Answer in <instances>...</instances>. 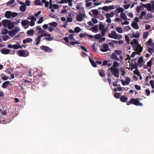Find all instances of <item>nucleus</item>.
<instances>
[{"mask_svg":"<svg viewBox=\"0 0 154 154\" xmlns=\"http://www.w3.org/2000/svg\"><path fill=\"white\" fill-rule=\"evenodd\" d=\"M138 98H132L129 101H127L126 103V104L127 105H129L130 104H134L136 106H142L143 104L141 103L140 102L138 101Z\"/></svg>","mask_w":154,"mask_h":154,"instance_id":"nucleus-1","label":"nucleus"},{"mask_svg":"<svg viewBox=\"0 0 154 154\" xmlns=\"http://www.w3.org/2000/svg\"><path fill=\"white\" fill-rule=\"evenodd\" d=\"M133 43L136 45L137 47L136 49L135 50L137 52V54L140 55V53L142 52V48L141 47V45H139V43L137 40L135 39H134L133 40V42H131V45H132Z\"/></svg>","mask_w":154,"mask_h":154,"instance_id":"nucleus-2","label":"nucleus"},{"mask_svg":"<svg viewBox=\"0 0 154 154\" xmlns=\"http://www.w3.org/2000/svg\"><path fill=\"white\" fill-rule=\"evenodd\" d=\"M108 37L110 38L115 39H119L122 38V36L119 34H117L116 31H112L110 33H108Z\"/></svg>","mask_w":154,"mask_h":154,"instance_id":"nucleus-3","label":"nucleus"},{"mask_svg":"<svg viewBox=\"0 0 154 154\" xmlns=\"http://www.w3.org/2000/svg\"><path fill=\"white\" fill-rule=\"evenodd\" d=\"M110 69L111 72L115 77L117 78L119 77V69L116 68H113V67H111Z\"/></svg>","mask_w":154,"mask_h":154,"instance_id":"nucleus-4","label":"nucleus"},{"mask_svg":"<svg viewBox=\"0 0 154 154\" xmlns=\"http://www.w3.org/2000/svg\"><path fill=\"white\" fill-rule=\"evenodd\" d=\"M50 36V34L48 33H44L38 36L37 38L36 39L35 41L36 42L35 43L36 45H38L41 41V38L43 37H46V36Z\"/></svg>","mask_w":154,"mask_h":154,"instance_id":"nucleus-5","label":"nucleus"},{"mask_svg":"<svg viewBox=\"0 0 154 154\" xmlns=\"http://www.w3.org/2000/svg\"><path fill=\"white\" fill-rule=\"evenodd\" d=\"M29 54L28 51L26 50H20L19 51L18 55L23 57H26Z\"/></svg>","mask_w":154,"mask_h":154,"instance_id":"nucleus-6","label":"nucleus"},{"mask_svg":"<svg viewBox=\"0 0 154 154\" xmlns=\"http://www.w3.org/2000/svg\"><path fill=\"white\" fill-rule=\"evenodd\" d=\"M48 25L50 26L48 30L50 32H52L54 30L53 27L54 28L57 27L58 25V23L55 22H53L49 23Z\"/></svg>","mask_w":154,"mask_h":154,"instance_id":"nucleus-7","label":"nucleus"},{"mask_svg":"<svg viewBox=\"0 0 154 154\" xmlns=\"http://www.w3.org/2000/svg\"><path fill=\"white\" fill-rule=\"evenodd\" d=\"M110 49L109 48V45L106 44H103L101 46L100 50L103 52H106L109 50Z\"/></svg>","mask_w":154,"mask_h":154,"instance_id":"nucleus-8","label":"nucleus"},{"mask_svg":"<svg viewBox=\"0 0 154 154\" xmlns=\"http://www.w3.org/2000/svg\"><path fill=\"white\" fill-rule=\"evenodd\" d=\"M99 28V29L101 31V33L102 36H104L105 35V33L106 32V30L104 29V26L100 23Z\"/></svg>","mask_w":154,"mask_h":154,"instance_id":"nucleus-9","label":"nucleus"},{"mask_svg":"<svg viewBox=\"0 0 154 154\" xmlns=\"http://www.w3.org/2000/svg\"><path fill=\"white\" fill-rule=\"evenodd\" d=\"M18 2L20 4L22 5L20 7V11L22 12L25 11L26 9L25 4L24 2L20 1H18Z\"/></svg>","mask_w":154,"mask_h":154,"instance_id":"nucleus-10","label":"nucleus"},{"mask_svg":"<svg viewBox=\"0 0 154 154\" xmlns=\"http://www.w3.org/2000/svg\"><path fill=\"white\" fill-rule=\"evenodd\" d=\"M40 48L41 50H44L45 52H51L52 51L51 49L47 46L42 45L41 46Z\"/></svg>","mask_w":154,"mask_h":154,"instance_id":"nucleus-11","label":"nucleus"},{"mask_svg":"<svg viewBox=\"0 0 154 154\" xmlns=\"http://www.w3.org/2000/svg\"><path fill=\"white\" fill-rule=\"evenodd\" d=\"M85 14H84L79 13L76 16V19L77 21L81 22L83 20V18L85 17Z\"/></svg>","mask_w":154,"mask_h":154,"instance_id":"nucleus-12","label":"nucleus"},{"mask_svg":"<svg viewBox=\"0 0 154 154\" xmlns=\"http://www.w3.org/2000/svg\"><path fill=\"white\" fill-rule=\"evenodd\" d=\"M131 79L129 77H127L125 80V82L123 79L121 80V81L122 85L125 86L126 85H128L130 82Z\"/></svg>","mask_w":154,"mask_h":154,"instance_id":"nucleus-13","label":"nucleus"},{"mask_svg":"<svg viewBox=\"0 0 154 154\" xmlns=\"http://www.w3.org/2000/svg\"><path fill=\"white\" fill-rule=\"evenodd\" d=\"M115 8V6L114 5H111L108 7L105 6L103 7L102 9L106 11H108L109 10L114 9Z\"/></svg>","mask_w":154,"mask_h":154,"instance_id":"nucleus-14","label":"nucleus"},{"mask_svg":"<svg viewBox=\"0 0 154 154\" xmlns=\"http://www.w3.org/2000/svg\"><path fill=\"white\" fill-rule=\"evenodd\" d=\"M91 20L92 22L91 21H90L87 23L89 25L91 26H93L94 24L96 23V17H95L94 18H92Z\"/></svg>","mask_w":154,"mask_h":154,"instance_id":"nucleus-15","label":"nucleus"},{"mask_svg":"<svg viewBox=\"0 0 154 154\" xmlns=\"http://www.w3.org/2000/svg\"><path fill=\"white\" fill-rule=\"evenodd\" d=\"M114 53L117 55H120V58L121 60L123 59V57L122 56V51L120 50H115L114 51Z\"/></svg>","mask_w":154,"mask_h":154,"instance_id":"nucleus-16","label":"nucleus"},{"mask_svg":"<svg viewBox=\"0 0 154 154\" xmlns=\"http://www.w3.org/2000/svg\"><path fill=\"white\" fill-rule=\"evenodd\" d=\"M89 59L92 66L94 67H96V64L93 59V57L92 55L89 57Z\"/></svg>","mask_w":154,"mask_h":154,"instance_id":"nucleus-17","label":"nucleus"},{"mask_svg":"<svg viewBox=\"0 0 154 154\" xmlns=\"http://www.w3.org/2000/svg\"><path fill=\"white\" fill-rule=\"evenodd\" d=\"M111 58L115 60L118 61L120 60L119 58L117 57V55L115 53H112L111 56Z\"/></svg>","mask_w":154,"mask_h":154,"instance_id":"nucleus-18","label":"nucleus"},{"mask_svg":"<svg viewBox=\"0 0 154 154\" xmlns=\"http://www.w3.org/2000/svg\"><path fill=\"white\" fill-rule=\"evenodd\" d=\"M10 50L7 49V48H4L3 49L1 50L0 51V52L1 53L4 54H9L10 53Z\"/></svg>","mask_w":154,"mask_h":154,"instance_id":"nucleus-19","label":"nucleus"},{"mask_svg":"<svg viewBox=\"0 0 154 154\" xmlns=\"http://www.w3.org/2000/svg\"><path fill=\"white\" fill-rule=\"evenodd\" d=\"M10 22V21L8 20H3L2 21V23L3 26L6 28L7 26L8 23Z\"/></svg>","mask_w":154,"mask_h":154,"instance_id":"nucleus-20","label":"nucleus"},{"mask_svg":"<svg viewBox=\"0 0 154 154\" xmlns=\"http://www.w3.org/2000/svg\"><path fill=\"white\" fill-rule=\"evenodd\" d=\"M103 36L102 35L101 36L99 34H97V40H99L98 42H104L105 40V38L104 37L101 38H100V37Z\"/></svg>","mask_w":154,"mask_h":154,"instance_id":"nucleus-21","label":"nucleus"},{"mask_svg":"<svg viewBox=\"0 0 154 154\" xmlns=\"http://www.w3.org/2000/svg\"><path fill=\"white\" fill-rule=\"evenodd\" d=\"M72 1H61L59 2H57V3H62L63 4L64 3H68V5L70 6H72Z\"/></svg>","mask_w":154,"mask_h":154,"instance_id":"nucleus-22","label":"nucleus"},{"mask_svg":"<svg viewBox=\"0 0 154 154\" xmlns=\"http://www.w3.org/2000/svg\"><path fill=\"white\" fill-rule=\"evenodd\" d=\"M10 84V83L9 81H6L3 83L2 86L3 88H6L8 87V85Z\"/></svg>","mask_w":154,"mask_h":154,"instance_id":"nucleus-23","label":"nucleus"},{"mask_svg":"<svg viewBox=\"0 0 154 154\" xmlns=\"http://www.w3.org/2000/svg\"><path fill=\"white\" fill-rule=\"evenodd\" d=\"M11 11H7L5 12V17L8 19H9L11 17Z\"/></svg>","mask_w":154,"mask_h":154,"instance_id":"nucleus-24","label":"nucleus"},{"mask_svg":"<svg viewBox=\"0 0 154 154\" xmlns=\"http://www.w3.org/2000/svg\"><path fill=\"white\" fill-rule=\"evenodd\" d=\"M120 101L123 102H127V101L128 100V98L123 95H122L121 96L120 98Z\"/></svg>","mask_w":154,"mask_h":154,"instance_id":"nucleus-25","label":"nucleus"},{"mask_svg":"<svg viewBox=\"0 0 154 154\" xmlns=\"http://www.w3.org/2000/svg\"><path fill=\"white\" fill-rule=\"evenodd\" d=\"M0 76L1 79L4 81L8 79V76L4 73H2Z\"/></svg>","mask_w":154,"mask_h":154,"instance_id":"nucleus-26","label":"nucleus"},{"mask_svg":"<svg viewBox=\"0 0 154 154\" xmlns=\"http://www.w3.org/2000/svg\"><path fill=\"white\" fill-rule=\"evenodd\" d=\"M120 17L121 19L124 20H127V17L124 13H121L120 14Z\"/></svg>","mask_w":154,"mask_h":154,"instance_id":"nucleus-27","label":"nucleus"},{"mask_svg":"<svg viewBox=\"0 0 154 154\" xmlns=\"http://www.w3.org/2000/svg\"><path fill=\"white\" fill-rule=\"evenodd\" d=\"M33 40L30 38H27L26 39H24L23 41V43L25 44L27 43H30L32 42Z\"/></svg>","mask_w":154,"mask_h":154,"instance_id":"nucleus-28","label":"nucleus"},{"mask_svg":"<svg viewBox=\"0 0 154 154\" xmlns=\"http://www.w3.org/2000/svg\"><path fill=\"white\" fill-rule=\"evenodd\" d=\"M131 25V26L135 29H138L139 28V27L137 23L133 22Z\"/></svg>","mask_w":154,"mask_h":154,"instance_id":"nucleus-29","label":"nucleus"},{"mask_svg":"<svg viewBox=\"0 0 154 154\" xmlns=\"http://www.w3.org/2000/svg\"><path fill=\"white\" fill-rule=\"evenodd\" d=\"M34 32V30L33 29H31L28 31L27 33L29 36H30L33 35Z\"/></svg>","mask_w":154,"mask_h":154,"instance_id":"nucleus-30","label":"nucleus"},{"mask_svg":"<svg viewBox=\"0 0 154 154\" xmlns=\"http://www.w3.org/2000/svg\"><path fill=\"white\" fill-rule=\"evenodd\" d=\"M14 26V23L12 22H11L10 21L8 23L7 27L8 29H12Z\"/></svg>","mask_w":154,"mask_h":154,"instance_id":"nucleus-31","label":"nucleus"},{"mask_svg":"<svg viewBox=\"0 0 154 154\" xmlns=\"http://www.w3.org/2000/svg\"><path fill=\"white\" fill-rule=\"evenodd\" d=\"M29 23V21L27 20H24L21 22V24L23 26H26Z\"/></svg>","mask_w":154,"mask_h":154,"instance_id":"nucleus-32","label":"nucleus"},{"mask_svg":"<svg viewBox=\"0 0 154 154\" xmlns=\"http://www.w3.org/2000/svg\"><path fill=\"white\" fill-rule=\"evenodd\" d=\"M140 34L137 32L136 33L133 32L132 33V36L134 37L138 38L140 37Z\"/></svg>","mask_w":154,"mask_h":154,"instance_id":"nucleus-33","label":"nucleus"},{"mask_svg":"<svg viewBox=\"0 0 154 154\" xmlns=\"http://www.w3.org/2000/svg\"><path fill=\"white\" fill-rule=\"evenodd\" d=\"M35 5L42 6L43 5V3L41 1H35Z\"/></svg>","mask_w":154,"mask_h":154,"instance_id":"nucleus-34","label":"nucleus"},{"mask_svg":"<svg viewBox=\"0 0 154 154\" xmlns=\"http://www.w3.org/2000/svg\"><path fill=\"white\" fill-rule=\"evenodd\" d=\"M22 46L20 45L16 44L14 45L13 48L14 49H17L18 48H22Z\"/></svg>","mask_w":154,"mask_h":154,"instance_id":"nucleus-35","label":"nucleus"},{"mask_svg":"<svg viewBox=\"0 0 154 154\" xmlns=\"http://www.w3.org/2000/svg\"><path fill=\"white\" fill-rule=\"evenodd\" d=\"M114 15L113 12H111L110 14L107 13L105 14L106 17H113Z\"/></svg>","mask_w":154,"mask_h":154,"instance_id":"nucleus-36","label":"nucleus"},{"mask_svg":"<svg viewBox=\"0 0 154 154\" xmlns=\"http://www.w3.org/2000/svg\"><path fill=\"white\" fill-rule=\"evenodd\" d=\"M99 74L102 77H104L105 76V74L104 71L103 70H98Z\"/></svg>","mask_w":154,"mask_h":154,"instance_id":"nucleus-37","label":"nucleus"},{"mask_svg":"<svg viewBox=\"0 0 154 154\" xmlns=\"http://www.w3.org/2000/svg\"><path fill=\"white\" fill-rule=\"evenodd\" d=\"M119 66V63H118L117 61H114L113 63V65L111 67H113V68H116Z\"/></svg>","mask_w":154,"mask_h":154,"instance_id":"nucleus-38","label":"nucleus"},{"mask_svg":"<svg viewBox=\"0 0 154 154\" xmlns=\"http://www.w3.org/2000/svg\"><path fill=\"white\" fill-rule=\"evenodd\" d=\"M116 30L118 33H121L122 32V29L120 27H118L116 28Z\"/></svg>","mask_w":154,"mask_h":154,"instance_id":"nucleus-39","label":"nucleus"},{"mask_svg":"<svg viewBox=\"0 0 154 154\" xmlns=\"http://www.w3.org/2000/svg\"><path fill=\"white\" fill-rule=\"evenodd\" d=\"M89 30H91L92 31L94 32H96V25H95L92 27Z\"/></svg>","mask_w":154,"mask_h":154,"instance_id":"nucleus-40","label":"nucleus"},{"mask_svg":"<svg viewBox=\"0 0 154 154\" xmlns=\"http://www.w3.org/2000/svg\"><path fill=\"white\" fill-rule=\"evenodd\" d=\"M133 72L134 74L137 75V76H140V72H139L137 69H136Z\"/></svg>","mask_w":154,"mask_h":154,"instance_id":"nucleus-41","label":"nucleus"},{"mask_svg":"<svg viewBox=\"0 0 154 154\" xmlns=\"http://www.w3.org/2000/svg\"><path fill=\"white\" fill-rule=\"evenodd\" d=\"M153 40L152 38H149L148 41L146 42V44L147 45L149 46L152 44Z\"/></svg>","mask_w":154,"mask_h":154,"instance_id":"nucleus-42","label":"nucleus"},{"mask_svg":"<svg viewBox=\"0 0 154 154\" xmlns=\"http://www.w3.org/2000/svg\"><path fill=\"white\" fill-rule=\"evenodd\" d=\"M81 30V29L79 27H77L75 28L74 29V31L75 32L78 33L80 32Z\"/></svg>","mask_w":154,"mask_h":154,"instance_id":"nucleus-43","label":"nucleus"},{"mask_svg":"<svg viewBox=\"0 0 154 154\" xmlns=\"http://www.w3.org/2000/svg\"><path fill=\"white\" fill-rule=\"evenodd\" d=\"M149 34V32L146 31L145 32L143 33V38L144 39L146 38L148 35Z\"/></svg>","mask_w":154,"mask_h":154,"instance_id":"nucleus-44","label":"nucleus"},{"mask_svg":"<svg viewBox=\"0 0 154 154\" xmlns=\"http://www.w3.org/2000/svg\"><path fill=\"white\" fill-rule=\"evenodd\" d=\"M0 112L3 115H5L7 114L6 110H2L0 109Z\"/></svg>","mask_w":154,"mask_h":154,"instance_id":"nucleus-45","label":"nucleus"},{"mask_svg":"<svg viewBox=\"0 0 154 154\" xmlns=\"http://www.w3.org/2000/svg\"><path fill=\"white\" fill-rule=\"evenodd\" d=\"M48 37H46L43 39H45L46 41H50L54 39V38H52V37L51 36V35H50V36H48Z\"/></svg>","mask_w":154,"mask_h":154,"instance_id":"nucleus-46","label":"nucleus"},{"mask_svg":"<svg viewBox=\"0 0 154 154\" xmlns=\"http://www.w3.org/2000/svg\"><path fill=\"white\" fill-rule=\"evenodd\" d=\"M146 14V12L144 11H142L140 14V19H142L143 16Z\"/></svg>","mask_w":154,"mask_h":154,"instance_id":"nucleus-47","label":"nucleus"},{"mask_svg":"<svg viewBox=\"0 0 154 154\" xmlns=\"http://www.w3.org/2000/svg\"><path fill=\"white\" fill-rule=\"evenodd\" d=\"M43 3L45 4V6L47 8L49 5V2H46L47 1H42Z\"/></svg>","mask_w":154,"mask_h":154,"instance_id":"nucleus-48","label":"nucleus"},{"mask_svg":"<svg viewBox=\"0 0 154 154\" xmlns=\"http://www.w3.org/2000/svg\"><path fill=\"white\" fill-rule=\"evenodd\" d=\"M146 8L149 11H151V5L150 3L146 4Z\"/></svg>","mask_w":154,"mask_h":154,"instance_id":"nucleus-49","label":"nucleus"},{"mask_svg":"<svg viewBox=\"0 0 154 154\" xmlns=\"http://www.w3.org/2000/svg\"><path fill=\"white\" fill-rule=\"evenodd\" d=\"M117 41L114 40L112 42H110L109 43V45L110 47H114V42L116 43Z\"/></svg>","mask_w":154,"mask_h":154,"instance_id":"nucleus-50","label":"nucleus"},{"mask_svg":"<svg viewBox=\"0 0 154 154\" xmlns=\"http://www.w3.org/2000/svg\"><path fill=\"white\" fill-rule=\"evenodd\" d=\"M118 12L119 13H122L124 11V9L122 8L119 7L117 9Z\"/></svg>","mask_w":154,"mask_h":154,"instance_id":"nucleus-51","label":"nucleus"},{"mask_svg":"<svg viewBox=\"0 0 154 154\" xmlns=\"http://www.w3.org/2000/svg\"><path fill=\"white\" fill-rule=\"evenodd\" d=\"M8 30L7 29H4L1 31V33L3 35H5L8 33Z\"/></svg>","mask_w":154,"mask_h":154,"instance_id":"nucleus-52","label":"nucleus"},{"mask_svg":"<svg viewBox=\"0 0 154 154\" xmlns=\"http://www.w3.org/2000/svg\"><path fill=\"white\" fill-rule=\"evenodd\" d=\"M147 50L148 52L151 54H152L154 52V49L152 48H149Z\"/></svg>","mask_w":154,"mask_h":154,"instance_id":"nucleus-53","label":"nucleus"},{"mask_svg":"<svg viewBox=\"0 0 154 154\" xmlns=\"http://www.w3.org/2000/svg\"><path fill=\"white\" fill-rule=\"evenodd\" d=\"M43 17H41L39 19V20L37 21V23L38 24H40L42 23L43 21Z\"/></svg>","mask_w":154,"mask_h":154,"instance_id":"nucleus-54","label":"nucleus"},{"mask_svg":"<svg viewBox=\"0 0 154 154\" xmlns=\"http://www.w3.org/2000/svg\"><path fill=\"white\" fill-rule=\"evenodd\" d=\"M150 85L151 86L152 88V89L154 88V81L153 80H151L150 82Z\"/></svg>","mask_w":154,"mask_h":154,"instance_id":"nucleus-55","label":"nucleus"},{"mask_svg":"<svg viewBox=\"0 0 154 154\" xmlns=\"http://www.w3.org/2000/svg\"><path fill=\"white\" fill-rule=\"evenodd\" d=\"M70 44H71L72 45H74L76 44H80V43L79 42V41H76V42H70Z\"/></svg>","mask_w":154,"mask_h":154,"instance_id":"nucleus-56","label":"nucleus"},{"mask_svg":"<svg viewBox=\"0 0 154 154\" xmlns=\"http://www.w3.org/2000/svg\"><path fill=\"white\" fill-rule=\"evenodd\" d=\"M17 13L16 12H12L11 14V17H14L17 15Z\"/></svg>","mask_w":154,"mask_h":154,"instance_id":"nucleus-57","label":"nucleus"},{"mask_svg":"<svg viewBox=\"0 0 154 154\" xmlns=\"http://www.w3.org/2000/svg\"><path fill=\"white\" fill-rule=\"evenodd\" d=\"M137 63H136L135 64H132L131 65V70L133 69H137Z\"/></svg>","mask_w":154,"mask_h":154,"instance_id":"nucleus-58","label":"nucleus"},{"mask_svg":"<svg viewBox=\"0 0 154 154\" xmlns=\"http://www.w3.org/2000/svg\"><path fill=\"white\" fill-rule=\"evenodd\" d=\"M142 7L141 6H137V11L139 13L141 10Z\"/></svg>","mask_w":154,"mask_h":154,"instance_id":"nucleus-59","label":"nucleus"},{"mask_svg":"<svg viewBox=\"0 0 154 154\" xmlns=\"http://www.w3.org/2000/svg\"><path fill=\"white\" fill-rule=\"evenodd\" d=\"M15 1H10L6 3L7 5H11Z\"/></svg>","mask_w":154,"mask_h":154,"instance_id":"nucleus-60","label":"nucleus"},{"mask_svg":"<svg viewBox=\"0 0 154 154\" xmlns=\"http://www.w3.org/2000/svg\"><path fill=\"white\" fill-rule=\"evenodd\" d=\"M3 39L4 41H6L9 38V37L8 35L4 36L3 37Z\"/></svg>","mask_w":154,"mask_h":154,"instance_id":"nucleus-61","label":"nucleus"},{"mask_svg":"<svg viewBox=\"0 0 154 154\" xmlns=\"http://www.w3.org/2000/svg\"><path fill=\"white\" fill-rule=\"evenodd\" d=\"M125 38L127 42L129 43V41H130L129 37L128 35H126L125 36Z\"/></svg>","mask_w":154,"mask_h":154,"instance_id":"nucleus-62","label":"nucleus"},{"mask_svg":"<svg viewBox=\"0 0 154 154\" xmlns=\"http://www.w3.org/2000/svg\"><path fill=\"white\" fill-rule=\"evenodd\" d=\"M120 96V94L118 93H116L114 94V97L116 98H119Z\"/></svg>","mask_w":154,"mask_h":154,"instance_id":"nucleus-63","label":"nucleus"},{"mask_svg":"<svg viewBox=\"0 0 154 154\" xmlns=\"http://www.w3.org/2000/svg\"><path fill=\"white\" fill-rule=\"evenodd\" d=\"M20 30L19 28L17 27H15L14 29L13 30V32L15 33L17 32H18Z\"/></svg>","mask_w":154,"mask_h":154,"instance_id":"nucleus-64","label":"nucleus"}]
</instances>
